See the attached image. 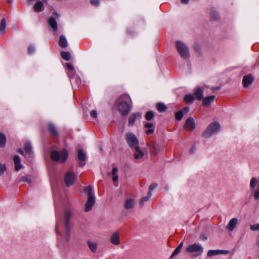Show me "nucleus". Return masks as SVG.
Wrapping results in <instances>:
<instances>
[{"instance_id":"obj_1","label":"nucleus","mask_w":259,"mask_h":259,"mask_svg":"<svg viewBox=\"0 0 259 259\" xmlns=\"http://www.w3.org/2000/svg\"><path fill=\"white\" fill-rule=\"evenodd\" d=\"M116 103L119 112L122 116L127 115L130 112L132 101L128 95L124 94L120 96L117 100Z\"/></svg>"},{"instance_id":"obj_2","label":"nucleus","mask_w":259,"mask_h":259,"mask_svg":"<svg viewBox=\"0 0 259 259\" xmlns=\"http://www.w3.org/2000/svg\"><path fill=\"white\" fill-rule=\"evenodd\" d=\"M221 125L218 121H213L209 124L204 131L202 137L205 139L210 138L217 134L220 131Z\"/></svg>"},{"instance_id":"obj_3","label":"nucleus","mask_w":259,"mask_h":259,"mask_svg":"<svg viewBox=\"0 0 259 259\" xmlns=\"http://www.w3.org/2000/svg\"><path fill=\"white\" fill-rule=\"evenodd\" d=\"M84 191L88 195V199L84 209V211L88 212L92 209L95 202L94 191L91 186H89L84 188Z\"/></svg>"},{"instance_id":"obj_4","label":"nucleus","mask_w":259,"mask_h":259,"mask_svg":"<svg viewBox=\"0 0 259 259\" xmlns=\"http://www.w3.org/2000/svg\"><path fill=\"white\" fill-rule=\"evenodd\" d=\"M72 215V213L70 210H67L64 214V228L65 229V240L67 242L70 240V235L72 228V223L70 222V219Z\"/></svg>"},{"instance_id":"obj_5","label":"nucleus","mask_w":259,"mask_h":259,"mask_svg":"<svg viewBox=\"0 0 259 259\" xmlns=\"http://www.w3.org/2000/svg\"><path fill=\"white\" fill-rule=\"evenodd\" d=\"M68 156V152L65 149H63L60 151L53 150L51 154V157L52 160L61 163L65 162L67 160Z\"/></svg>"},{"instance_id":"obj_6","label":"nucleus","mask_w":259,"mask_h":259,"mask_svg":"<svg viewBox=\"0 0 259 259\" xmlns=\"http://www.w3.org/2000/svg\"><path fill=\"white\" fill-rule=\"evenodd\" d=\"M176 45L177 51L181 56L184 59H188L190 57V54L187 46L181 41H177Z\"/></svg>"},{"instance_id":"obj_7","label":"nucleus","mask_w":259,"mask_h":259,"mask_svg":"<svg viewBox=\"0 0 259 259\" xmlns=\"http://www.w3.org/2000/svg\"><path fill=\"white\" fill-rule=\"evenodd\" d=\"M125 138L128 145L131 148H135L138 146L139 140L136 135L131 132L125 134Z\"/></svg>"},{"instance_id":"obj_8","label":"nucleus","mask_w":259,"mask_h":259,"mask_svg":"<svg viewBox=\"0 0 259 259\" xmlns=\"http://www.w3.org/2000/svg\"><path fill=\"white\" fill-rule=\"evenodd\" d=\"M186 250L188 252L193 253L196 252L197 255L201 254L203 252V247L201 245L197 243H194L188 246Z\"/></svg>"},{"instance_id":"obj_9","label":"nucleus","mask_w":259,"mask_h":259,"mask_svg":"<svg viewBox=\"0 0 259 259\" xmlns=\"http://www.w3.org/2000/svg\"><path fill=\"white\" fill-rule=\"evenodd\" d=\"M76 178V175L73 171H68L64 176V181L67 187L72 185Z\"/></svg>"},{"instance_id":"obj_10","label":"nucleus","mask_w":259,"mask_h":259,"mask_svg":"<svg viewBox=\"0 0 259 259\" xmlns=\"http://www.w3.org/2000/svg\"><path fill=\"white\" fill-rule=\"evenodd\" d=\"M77 158L78 159V166H83L86 163L87 154L82 149L77 150Z\"/></svg>"},{"instance_id":"obj_11","label":"nucleus","mask_w":259,"mask_h":259,"mask_svg":"<svg viewBox=\"0 0 259 259\" xmlns=\"http://www.w3.org/2000/svg\"><path fill=\"white\" fill-rule=\"evenodd\" d=\"M142 117L141 112H138L132 114L129 118L128 121V124L131 126H133L135 124V121L137 119H140Z\"/></svg>"},{"instance_id":"obj_12","label":"nucleus","mask_w":259,"mask_h":259,"mask_svg":"<svg viewBox=\"0 0 259 259\" xmlns=\"http://www.w3.org/2000/svg\"><path fill=\"white\" fill-rule=\"evenodd\" d=\"M185 128L188 131H192L195 128V123L193 118L190 117L186 120Z\"/></svg>"},{"instance_id":"obj_13","label":"nucleus","mask_w":259,"mask_h":259,"mask_svg":"<svg viewBox=\"0 0 259 259\" xmlns=\"http://www.w3.org/2000/svg\"><path fill=\"white\" fill-rule=\"evenodd\" d=\"M238 223V220L236 218L231 219L226 226L227 229L230 231H233Z\"/></svg>"},{"instance_id":"obj_14","label":"nucleus","mask_w":259,"mask_h":259,"mask_svg":"<svg viewBox=\"0 0 259 259\" xmlns=\"http://www.w3.org/2000/svg\"><path fill=\"white\" fill-rule=\"evenodd\" d=\"M194 96L195 98L198 101H200L203 98V89L202 87L197 88L194 92Z\"/></svg>"},{"instance_id":"obj_15","label":"nucleus","mask_w":259,"mask_h":259,"mask_svg":"<svg viewBox=\"0 0 259 259\" xmlns=\"http://www.w3.org/2000/svg\"><path fill=\"white\" fill-rule=\"evenodd\" d=\"M48 24L53 32L57 31L58 24L55 17H51L48 20Z\"/></svg>"},{"instance_id":"obj_16","label":"nucleus","mask_w":259,"mask_h":259,"mask_svg":"<svg viewBox=\"0 0 259 259\" xmlns=\"http://www.w3.org/2000/svg\"><path fill=\"white\" fill-rule=\"evenodd\" d=\"M215 98V96L214 95L203 98L202 105L204 107L209 106L214 101Z\"/></svg>"},{"instance_id":"obj_17","label":"nucleus","mask_w":259,"mask_h":259,"mask_svg":"<svg viewBox=\"0 0 259 259\" xmlns=\"http://www.w3.org/2000/svg\"><path fill=\"white\" fill-rule=\"evenodd\" d=\"M253 81V78L251 75H247L244 76L243 78V84L245 88L250 85Z\"/></svg>"},{"instance_id":"obj_18","label":"nucleus","mask_w":259,"mask_h":259,"mask_svg":"<svg viewBox=\"0 0 259 259\" xmlns=\"http://www.w3.org/2000/svg\"><path fill=\"white\" fill-rule=\"evenodd\" d=\"M135 206V200L132 198H127L124 203V207L128 210L133 209Z\"/></svg>"},{"instance_id":"obj_19","label":"nucleus","mask_w":259,"mask_h":259,"mask_svg":"<svg viewBox=\"0 0 259 259\" xmlns=\"http://www.w3.org/2000/svg\"><path fill=\"white\" fill-rule=\"evenodd\" d=\"M228 252V250H209L207 252V256H212L214 255H218L221 253L226 254Z\"/></svg>"},{"instance_id":"obj_20","label":"nucleus","mask_w":259,"mask_h":259,"mask_svg":"<svg viewBox=\"0 0 259 259\" xmlns=\"http://www.w3.org/2000/svg\"><path fill=\"white\" fill-rule=\"evenodd\" d=\"M110 241L114 245H117L119 244V235L117 232H115L112 235L110 238Z\"/></svg>"},{"instance_id":"obj_21","label":"nucleus","mask_w":259,"mask_h":259,"mask_svg":"<svg viewBox=\"0 0 259 259\" xmlns=\"http://www.w3.org/2000/svg\"><path fill=\"white\" fill-rule=\"evenodd\" d=\"M33 8L35 12H39L44 10L45 7L43 3L41 1H38L34 4Z\"/></svg>"},{"instance_id":"obj_22","label":"nucleus","mask_w":259,"mask_h":259,"mask_svg":"<svg viewBox=\"0 0 259 259\" xmlns=\"http://www.w3.org/2000/svg\"><path fill=\"white\" fill-rule=\"evenodd\" d=\"M149 147L152 148L153 151L155 154H158L161 150V146L155 142L151 143L149 144Z\"/></svg>"},{"instance_id":"obj_23","label":"nucleus","mask_w":259,"mask_h":259,"mask_svg":"<svg viewBox=\"0 0 259 259\" xmlns=\"http://www.w3.org/2000/svg\"><path fill=\"white\" fill-rule=\"evenodd\" d=\"M14 161L15 163V170L17 171L19 170L22 167L21 163L20 157L18 155H15L14 157Z\"/></svg>"},{"instance_id":"obj_24","label":"nucleus","mask_w":259,"mask_h":259,"mask_svg":"<svg viewBox=\"0 0 259 259\" xmlns=\"http://www.w3.org/2000/svg\"><path fill=\"white\" fill-rule=\"evenodd\" d=\"M88 246L92 252H96L97 250L98 244L97 242L91 240L87 241Z\"/></svg>"},{"instance_id":"obj_25","label":"nucleus","mask_w":259,"mask_h":259,"mask_svg":"<svg viewBox=\"0 0 259 259\" xmlns=\"http://www.w3.org/2000/svg\"><path fill=\"white\" fill-rule=\"evenodd\" d=\"M154 124L152 123L147 122L145 124L144 127L148 128L146 131L145 133L147 135H150L154 133V129L153 128Z\"/></svg>"},{"instance_id":"obj_26","label":"nucleus","mask_w":259,"mask_h":259,"mask_svg":"<svg viewBox=\"0 0 259 259\" xmlns=\"http://www.w3.org/2000/svg\"><path fill=\"white\" fill-rule=\"evenodd\" d=\"M59 45L62 48H66L68 46L67 39L63 35H60L59 37Z\"/></svg>"},{"instance_id":"obj_27","label":"nucleus","mask_w":259,"mask_h":259,"mask_svg":"<svg viewBox=\"0 0 259 259\" xmlns=\"http://www.w3.org/2000/svg\"><path fill=\"white\" fill-rule=\"evenodd\" d=\"M135 152L134 153V157L136 159H138L141 158L144 156V152L140 149L139 146H136L135 147Z\"/></svg>"},{"instance_id":"obj_28","label":"nucleus","mask_w":259,"mask_h":259,"mask_svg":"<svg viewBox=\"0 0 259 259\" xmlns=\"http://www.w3.org/2000/svg\"><path fill=\"white\" fill-rule=\"evenodd\" d=\"M6 20L5 18H3L0 22V32L2 34L6 33Z\"/></svg>"},{"instance_id":"obj_29","label":"nucleus","mask_w":259,"mask_h":259,"mask_svg":"<svg viewBox=\"0 0 259 259\" xmlns=\"http://www.w3.org/2000/svg\"><path fill=\"white\" fill-rule=\"evenodd\" d=\"M195 97L193 95L187 94L184 97L185 101L187 103L191 104L193 103L195 100Z\"/></svg>"},{"instance_id":"obj_30","label":"nucleus","mask_w":259,"mask_h":259,"mask_svg":"<svg viewBox=\"0 0 259 259\" xmlns=\"http://www.w3.org/2000/svg\"><path fill=\"white\" fill-rule=\"evenodd\" d=\"M25 153L30 155L32 153V147L29 142H26L24 145Z\"/></svg>"},{"instance_id":"obj_31","label":"nucleus","mask_w":259,"mask_h":259,"mask_svg":"<svg viewBox=\"0 0 259 259\" xmlns=\"http://www.w3.org/2000/svg\"><path fill=\"white\" fill-rule=\"evenodd\" d=\"M49 130L52 135L57 136L58 135L57 131L54 125L52 123H49L48 124Z\"/></svg>"},{"instance_id":"obj_32","label":"nucleus","mask_w":259,"mask_h":259,"mask_svg":"<svg viewBox=\"0 0 259 259\" xmlns=\"http://www.w3.org/2000/svg\"><path fill=\"white\" fill-rule=\"evenodd\" d=\"M60 55L61 57L66 61H69L71 59L70 54L68 52L61 51Z\"/></svg>"},{"instance_id":"obj_33","label":"nucleus","mask_w":259,"mask_h":259,"mask_svg":"<svg viewBox=\"0 0 259 259\" xmlns=\"http://www.w3.org/2000/svg\"><path fill=\"white\" fill-rule=\"evenodd\" d=\"M156 108L159 112H162L167 109V107L162 103H158L157 104Z\"/></svg>"},{"instance_id":"obj_34","label":"nucleus","mask_w":259,"mask_h":259,"mask_svg":"<svg viewBox=\"0 0 259 259\" xmlns=\"http://www.w3.org/2000/svg\"><path fill=\"white\" fill-rule=\"evenodd\" d=\"M6 137L3 134L0 132V147H4L6 145Z\"/></svg>"},{"instance_id":"obj_35","label":"nucleus","mask_w":259,"mask_h":259,"mask_svg":"<svg viewBox=\"0 0 259 259\" xmlns=\"http://www.w3.org/2000/svg\"><path fill=\"white\" fill-rule=\"evenodd\" d=\"M154 112L152 111H148L146 113L145 119L148 121H150L154 118Z\"/></svg>"},{"instance_id":"obj_36","label":"nucleus","mask_w":259,"mask_h":259,"mask_svg":"<svg viewBox=\"0 0 259 259\" xmlns=\"http://www.w3.org/2000/svg\"><path fill=\"white\" fill-rule=\"evenodd\" d=\"M257 183L258 180H257V179L255 177L252 178L250 182V188L252 189H254L256 187Z\"/></svg>"},{"instance_id":"obj_37","label":"nucleus","mask_w":259,"mask_h":259,"mask_svg":"<svg viewBox=\"0 0 259 259\" xmlns=\"http://www.w3.org/2000/svg\"><path fill=\"white\" fill-rule=\"evenodd\" d=\"M152 195H149V194L148 193V195L147 196L142 198L140 201V205L141 206H144L145 202L148 201L150 198L151 197Z\"/></svg>"},{"instance_id":"obj_38","label":"nucleus","mask_w":259,"mask_h":259,"mask_svg":"<svg viewBox=\"0 0 259 259\" xmlns=\"http://www.w3.org/2000/svg\"><path fill=\"white\" fill-rule=\"evenodd\" d=\"M157 187V184L156 183L152 184L149 188V191L148 193L149 194V195H152V192Z\"/></svg>"},{"instance_id":"obj_39","label":"nucleus","mask_w":259,"mask_h":259,"mask_svg":"<svg viewBox=\"0 0 259 259\" xmlns=\"http://www.w3.org/2000/svg\"><path fill=\"white\" fill-rule=\"evenodd\" d=\"M21 181H23L27 183H30L31 182L30 177L29 176H24L20 178Z\"/></svg>"},{"instance_id":"obj_40","label":"nucleus","mask_w":259,"mask_h":259,"mask_svg":"<svg viewBox=\"0 0 259 259\" xmlns=\"http://www.w3.org/2000/svg\"><path fill=\"white\" fill-rule=\"evenodd\" d=\"M183 116H184V115L182 113V111H180L176 112V115H175L176 118L178 120H181L182 119Z\"/></svg>"},{"instance_id":"obj_41","label":"nucleus","mask_w":259,"mask_h":259,"mask_svg":"<svg viewBox=\"0 0 259 259\" xmlns=\"http://www.w3.org/2000/svg\"><path fill=\"white\" fill-rule=\"evenodd\" d=\"M6 167L5 164L0 163V176H1L5 171Z\"/></svg>"},{"instance_id":"obj_42","label":"nucleus","mask_w":259,"mask_h":259,"mask_svg":"<svg viewBox=\"0 0 259 259\" xmlns=\"http://www.w3.org/2000/svg\"><path fill=\"white\" fill-rule=\"evenodd\" d=\"M180 250L181 249H179V248L177 247L174 251L173 252V253L171 254V256H170V258H174L175 256H176L177 255H178L179 252H180Z\"/></svg>"},{"instance_id":"obj_43","label":"nucleus","mask_w":259,"mask_h":259,"mask_svg":"<svg viewBox=\"0 0 259 259\" xmlns=\"http://www.w3.org/2000/svg\"><path fill=\"white\" fill-rule=\"evenodd\" d=\"M250 229L252 231H257L259 230V223L251 225L250 226Z\"/></svg>"},{"instance_id":"obj_44","label":"nucleus","mask_w":259,"mask_h":259,"mask_svg":"<svg viewBox=\"0 0 259 259\" xmlns=\"http://www.w3.org/2000/svg\"><path fill=\"white\" fill-rule=\"evenodd\" d=\"M35 51V49L33 46L30 45L29 46L28 48V53L29 54H32L33 53H34Z\"/></svg>"},{"instance_id":"obj_45","label":"nucleus","mask_w":259,"mask_h":259,"mask_svg":"<svg viewBox=\"0 0 259 259\" xmlns=\"http://www.w3.org/2000/svg\"><path fill=\"white\" fill-rule=\"evenodd\" d=\"M69 75V76H70V74ZM70 77L72 81H73L74 79H75L76 80V82H77V84H80L81 83V80L79 77H76L75 78L74 77Z\"/></svg>"},{"instance_id":"obj_46","label":"nucleus","mask_w":259,"mask_h":259,"mask_svg":"<svg viewBox=\"0 0 259 259\" xmlns=\"http://www.w3.org/2000/svg\"><path fill=\"white\" fill-rule=\"evenodd\" d=\"M91 116L93 118H96L98 116L97 112L96 110H92L90 113Z\"/></svg>"},{"instance_id":"obj_47","label":"nucleus","mask_w":259,"mask_h":259,"mask_svg":"<svg viewBox=\"0 0 259 259\" xmlns=\"http://www.w3.org/2000/svg\"><path fill=\"white\" fill-rule=\"evenodd\" d=\"M189 111V108L188 107H185L183 108L180 111H182L183 115L187 114Z\"/></svg>"},{"instance_id":"obj_48","label":"nucleus","mask_w":259,"mask_h":259,"mask_svg":"<svg viewBox=\"0 0 259 259\" xmlns=\"http://www.w3.org/2000/svg\"><path fill=\"white\" fill-rule=\"evenodd\" d=\"M100 0H91V3L95 6H98Z\"/></svg>"},{"instance_id":"obj_49","label":"nucleus","mask_w":259,"mask_h":259,"mask_svg":"<svg viewBox=\"0 0 259 259\" xmlns=\"http://www.w3.org/2000/svg\"><path fill=\"white\" fill-rule=\"evenodd\" d=\"M118 171V168L117 167H114L112 168V175H117V172Z\"/></svg>"},{"instance_id":"obj_50","label":"nucleus","mask_w":259,"mask_h":259,"mask_svg":"<svg viewBox=\"0 0 259 259\" xmlns=\"http://www.w3.org/2000/svg\"><path fill=\"white\" fill-rule=\"evenodd\" d=\"M66 66L68 70L70 71L73 70V66L70 63H67Z\"/></svg>"},{"instance_id":"obj_51","label":"nucleus","mask_w":259,"mask_h":259,"mask_svg":"<svg viewBox=\"0 0 259 259\" xmlns=\"http://www.w3.org/2000/svg\"><path fill=\"white\" fill-rule=\"evenodd\" d=\"M56 216H57V222H56V226H55V231H56V233H59V232L58 231V225H59V223H58V215L57 214H56Z\"/></svg>"},{"instance_id":"obj_52","label":"nucleus","mask_w":259,"mask_h":259,"mask_svg":"<svg viewBox=\"0 0 259 259\" xmlns=\"http://www.w3.org/2000/svg\"><path fill=\"white\" fill-rule=\"evenodd\" d=\"M118 175H113L112 180L114 182H116L118 181Z\"/></svg>"},{"instance_id":"obj_53","label":"nucleus","mask_w":259,"mask_h":259,"mask_svg":"<svg viewBox=\"0 0 259 259\" xmlns=\"http://www.w3.org/2000/svg\"><path fill=\"white\" fill-rule=\"evenodd\" d=\"M211 18L213 20L217 19L218 18V15L217 14H215L214 16L213 14L211 15Z\"/></svg>"},{"instance_id":"obj_54","label":"nucleus","mask_w":259,"mask_h":259,"mask_svg":"<svg viewBox=\"0 0 259 259\" xmlns=\"http://www.w3.org/2000/svg\"><path fill=\"white\" fill-rule=\"evenodd\" d=\"M189 0H181V2L183 4H188Z\"/></svg>"},{"instance_id":"obj_55","label":"nucleus","mask_w":259,"mask_h":259,"mask_svg":"<svg viewBox=\"0 0 259 259\" xmlns=\"http://www.w3.org/2000/svg\"><path fill=\"white\" fill-rule=\"evenodd\" d=\"M200 239H201V240H206V239H207V237H205V236L204 235H201L200 236Z\"/></svg>"},{"instance_id":"obj_56","label":"nucleus","mask_w":259,"mask_h":259,"mask_svg":"<svg viewBox=\"0 0 259 259\" xmlns=\"http://www.w3.org/2000/svg\"><path fill=\"white\" fill-rule=\"evenodd\" d=\"M183 242H181L179 245L178 246V248H179V249H181V248H182L183 247Z\"/></svg>"},{"instance_id":"obj_57","label":"nucleus","mask_w":259,"mask_h":259,"mask_svg":"<svg viewBox=\"0 0 259 259\" xmlns=\"http://www.w3.org/2000/svg\"><path fill=\"white\" fill-rule=\"evenodd\" d=\"M18 152L19 153H20V154H21V155H24V152H23V150L21 149H19L18 150Z\"/></svg>"},{"instance_id":"obj_58","label":"nucleus","mask_w":259,"mask_h":259,"mask_svg":"<svg viewBox=\"0 0 259 259\" xmlns=\"http://www.w3.org/2000/svg\"><path fill=\"white\" fill-rule=\"evenodd\" d=\"M213 90H220V87H216L215 88L212 89Z\"/></svg>"},{"instance_id":"obj_59","label":"nucleus","mask_w":259,"mask_h":259,"mask_svg":"<svg viewBox=\"0 0 259 259\" xmlns=\"http://www.w3.org/2000/svg\"><path fill=\"white\" fill-rule=\"evenodd\" d=\"M13 0H8V2H9V3H13Z\"/></svg>"},{"instance_id":"obj_60","label":"nucleus","mask_w":259,"mask_h":259,"mask_svg":"<svg viewBox=\"0 0 259 259\" xmlns=\"http://www.w3.org/2000/svg\"><path fill=\"white\" fill-rule=\"evenodd\" d=\"M27 1L29 2V3H30L32 1V0H27Z\"/></svg>"},{"instance_id":"obj_61","label":"nucleus","mask_w":259,"mask_h":259,"mask_svg":"<svg viewBox=\"0 0 259 259\" xmlns=\"http://www.w3.org/2000/svg\"><path fill=\"white\" fill-rule=\"evenodd\" d=\"M48 0H44L45 2H47Z\"/></svg>"},{"instance_id":"obj_62","label":"nucleus","mask_w":259,"mask_h":259,"mask_svg":"<svg viewBox=\"0 0 259 259\" xmlns=\"http://www.w3.org/2000/svg\"><path fill=\"white\" fill-rule=\"evenodd\" d=\"M55 14L57 15V17H59V16H58V15L56 13Z\"/></svg>"}]
</instances>
